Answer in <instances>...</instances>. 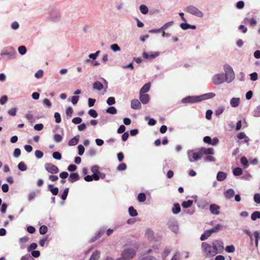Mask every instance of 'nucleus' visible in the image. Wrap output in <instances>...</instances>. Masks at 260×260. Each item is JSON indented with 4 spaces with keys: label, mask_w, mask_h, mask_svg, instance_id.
<instances>
[{
    "label": "nucleus",
    "mask_w": 260,
    "mask_h": 260,
    "mask_svg": "<svg viewBox=\"0 0 260 260\" xmlns=\"http://www.w3.org/2000/svg\"><path fill=\"white\" fill-rule=\"evenodd\" d=\"M88 114L93 118H96L98 116L97 112L94 109H90L88 112Z\"/></svg>",
    "instance_id": "nucleus-55"
},
{
    "label": "nucleus",
    "mask_w": 260,
    "mask_h": 260,
    "mask_svg": "<svg viewBox=\"0 0 260 260\" xmlns=\"http://www.w3.org/2000/svg\"><path fill=\"white\" fill-rule=\"evenodd\" d=\"M225 72L224 80L228 83H231L235 79V73L231 66L226 64L223 67Z\"/></svg>",
    "instance_id": "nucleus-3"
},
{
    "label": "nucleus",
    "mask_w": 260,
    "mask_h": 260,
    "mask_svg": "<svg viewBox=\"0 0 260 260\" xmlns=\"http://www.w3.org/2000/svg\"><path fill=\"white\" fill-rule=\"evenodd\" d=\"M159 55V52H149L143 53V57L145 59H153L157 57Z\"/></svg>",
    "instance_id": "nucleus-10"
},
{
    "label": "nucleus",
    "mask_w": 260,
    "mask_h": 260,
    "mask_svg": "<svg viewBox=\"0 0 260 260\" xmlns=\"http://www.w3.org/2000/svg\"><path fill=\"white\" fill-rule=\"evenodd\" d=\"M17 52L15 49L11 46H8L4 48L1 52L0 55L2 59L9 60L15 59L16 57Z\"/></svg>",
    "instance_id": "nucleus-1"
},
{
    "label": "nucleus",
    "mask_w": 260,
    "mask_h": 260,
    "mask_svg": "<svg viewBox=\"0 0 260 260\" xmlns=\"http://www.w3.org/2000/svg\"><path fill=\"white\" fill-rule=\"evenodd\" d=\"M224 74H217L214 75L212 77V81L215 85H219L223 83L224 81Z\"/></svg>",
    "instance_id": "nucleus-8"
},
{
    "label": "nucleus",
    "mask_w": 260,
    "mask_h": 260,
    "mask_svg": "<svg viewBox=\"0 0 260 260\" xmlns=\"http://www.w3.org/2000/svg\"><path fill=\"white\" fill-rule=\"evenodd\" d=\"M140 260H157L156 257L151 255H144L140 258Z\"/></svg>",
    "instance_id": "nucleus-60"
},
{
    "label": "nucleus",
    "mask_w": 260,
    "mask_h": 260,
    "mask_svg": "<svg viewBox=\"0 0 260 260\" xmlns=\"http://www.w3.org/2000/svg\"><path fill=\"white\" fill-rule=\"evenodd\" d=\"M139 99L143 104H147L150 100L149 95L148 94H139Z\"/></svg>",
    "instance_id": "nucleus-14"
},
{
    "label": "nucleus",
    "mask_w": 260,
    "mask_h": 260,
    "mask_svg": "<svg viewBox=\"0 0 260 260\" xmlns=\"http://www.w3.org/2000/svg\"><path fill=\"white\" fill-rule=\"evenodd\" d=\"M200 153H202L204 156H206V155L214 154V150L212 148L202 147L200 148Z\"/></svg>",
    "instance_id": "nucleus-12"
},
{
    "label": "nucleus",
    "mask_w": 260,
    "mask_h": 260,
    "mask_svg": "<svg viewBox=\"0 0 260 260\" xmlns=\"http://www.w3.org/2000/svg\"><path fill=\"white\" fill-rule=\"evenodd\" d=\"M212 245L213 246L215 251L217 253H221L224 249L223 243L221 240H214L212 242Z\"/></svg>",
    "instance_id": "nucleus-6"
},
{
    "label": "nucleus",
    "mask_w": 260,
    "mask_h": 260,
    "mask_svg": "<svg viewBox=\"0 0 260 260\" xmlns=\"http://www.w3.org/2000/svg\"><path fill=\"white\" fill-rule=\"evenodd\" d=\"M47 231H48V228L47 226L44 225L41 226L39 229V232H40V234L41 235L45 234L46 233H47Z\"/></svg>",
    "instance_id": "nucleus-51"
},
{
    "label": "nucleus",
    "mask_w": 260,
    "mask_h": 260,
    "mask_svg": "<svg viewBox=\"0 0 260 260\" xmlns=\"http://www.w3.org/2000/svg\"><path fill=\"white\" fill-rule=\"evenodd\" d=\"M253 115L255 117H260V105L256 107L254 109L253 113Z\"/></svg>",
    "instance_id": "nucleus-54"
},
{
    "label": "nucleus",
    "mask_w": 260,
    "mask_h": 260,
    "mask_svg": "<svg viewBox=\"0 0 260 260\" xmlns=\"http://www.w3.org/2000/svg\"><path fill=\"white\" fill-rule=\"evenodd\" d=\"M103 84L99 81H95L93 84V88L94 90L100 91L103 88Z\"/></svg>",
    "instance_id": "nucleus-27"
},
{
    "label": "nucleus",
    "mask_w": 260,
    "mask_h": 260,
    "mask_svg": "<svg viewBox=\"0 0 260 260\" xmlns=\"http://www.w3.org/2000/svg\"><path fill=\"white\" fill-rule=\"evenodd\" d=\"M215 96V94L213 92H209L202 94L204 100L212 99Z\"/></svg>",
    "instance_id": "nucleus-39"
},
{
    "label": "nucleus",
    "mask_w": 260,
    "mask_h": 260,
    "mask_svg": "<svg viewBox=\"0 0 260 260\" xmlns=\"http://www.w3.org/2000/svg\"><path fill=\"white\" fill-rule=\"evenodd\" d=\"M224 110V108L222 106H220L216 110L215 114L216 116H219L223 112Z\"/></svg>",
    "instance_id": "nucleus-57"
},
{
    "label": "nucleus",
    "mask_w": 260,
    "mask_h": 260,
    "mask_svg": "<svg viewBox=\"0 0 260 260\" xmlns=\"http://www.w3.org/2000/svg\"><path fill=\"white\" fill-rule=\"evenodd\" d=\"M106 112L107 113H109L111 114H116L117 112V109L115 107L111 106L108 108L106 110Z\"/></svg>",
    "instance_id": "nucleus-37"
},
{
    "label": "nucleus",
    "mask_w": 260,
    "mask_h": 260,
    "mask_svg": "<svg viewBox=\"0 0 260 260\" xmlns=\"http://www.w3.org/2000/svg\"><path fill=\"white\" fill-rule=\"evenodd\" d=\"M18 168L22 172L25 171L27 170V167L23 161H21L18 164Z\"/></svg>",
    "instance_id": "nucleus-41"
},
{
    "label": "nucleus",
    "mask_w": 260,
    "mask_h": 260,
    "mask_svg": "<svg viewBox=\"0 0 260 260\" xmlns=\"http://www.w3.org/2000/svg\"><path fill=\"white\" fill-rule=\"evenodd\" d=\"M225 251L228 253H233L235 251V246L233 245L227 246L225 247Z\"/></svg>",
    "instance_id": "nucleus-59"
},
{
    "label": "nucleus",
    "mask_w": 260,
    "mask_h": 260,
    "mask_svg": "<svg viewBox=\"0 0 260 260\" xmlns=\"http://www.w3.org/2000/svg\"><path fill=\"white\" fill-rule=\"evenodd\" d=\"M169 229L173 233L177 234L179 233V228L177 221L174 219L169 220L167 223Z\"/></svg>",
    "instance_id": "nucleus-7"
},
{
    "label": "nucleus",
    "mask_w": 260,
    "mask_h": 260,
    "mask_svg": "<svg viewBox=\"0 0 260 260\" xmlns=\"http://www.w3.org/2000/svg\"><path fill=\"white\" fill-rule=\"evenodd\" d=\"M227 177V174L226 173L219 171L218 172L216 176V179L219 181H223Z\"/></svg>",
    "instance_id": "nucleus-24"
},
{
    "label": "nucleus",
    "mask_w": 260,
    "mask_h": 260,
    "mask_svg": "<svg viewBox=\"0 0 260 260\" xmlns=\"http://www.w3.org/2000/svg\"><path fill=\"white\" fill-rule=\"evenodd\" d=\"M35 155L37 158L40 159L43 157L44 153L42 151L37 150L35 152Z\"/></svg>",
    "instance_id": "nucleus-58"
},
{
    "label": "nucleus",
    "mask_w": 260,
    "mask_h": 260,
    "mask_svg": "<svg viewBox=\"0 0 260 260\" xmlns=\"http://www.w3.org/2000/svg\"><path fill=\"white\" fill-rule=\"evenodd\" d=\"M243 22L245 24H248L251 27L255 26L257 24V21L254 18H252L249 19L248 18H245L243 20Z\"/></svg>",
    "instance_id": "nucleus-17"
},
{
    "label": "nucleus",
    "mask_w": 260,
    "mask_h": 260,
    "mask_svg": "<svg viewBox=\"0 0 260 260\" xmlns=\"http://www.w3.org/2000/svg\"><path fill=\"white\" fill-rule=\"evenodd\" d=\"M241 162L242 164V165L244 166V168H247L249 166L248 160L246 158V157L243 156L241 158Z\"/></svg>",
    "instance_id": "nucleus-42"
},
{
    "label": "nucleus",
    "mask_w": 260,
    "mask_h": 260,
    "mask_svg": "<svg viewBox=\"0 0 260 260\" xmlns=\"http://www.w3.org/2000/svg\"><path fill=\"white\" fill-rule=\"evenodd\" d=\"M80 179V177L77 173H72L69 176L68 180L71 183H74Z\"/></svg>",
    "instance_id": "nucleus-16"
},
{
    "label": "nucleus",
    "mask_w": 260,
    "mask_h": 260,
    "mask_svg": "<svg viewBox=\"0 0 260 260\" xmlns=\"http://www.w3.org/2000/svg\"><path fill=\"white\" fill-rule=\"evenodd\" d=\"M202 250L204 255L206 257H212L217 254V252L215 251L213 246L206 242H203L202 243Z\"/></svg>",
    "instance_id": "nucleus-2"
},
{
    "label": "nucleus",
    "mask_w": 260,
    "mask_h": 260,
    "mask_svg": "<svg viewBox=\"0 0 260 260\" xmlns=\"http://www.w3.org/2000/svg\"><path fill=\"white\" fill-rule=\"evenodd\" d=\"M187 155L190 161L192 162L195 160V151L194 150H189L187 151Z\"/></svg>",
    "instance_id": "nucleus-29"
},
{
    "label": "nucleus",
    "mask_w": 260,
    "mask_h": 260,
    "mask_svg": "<svg viewBox=\"0 0 260 260\" xmlns=\"http://www.w3.org/2000/svg\"><path fill=\"white\" fill-rule=\"evenodd\" d=\"M233 173L235 176H239L242 174L243 170L241 168L237 167L233 170Z\"/></svg>",
    "instance_id": "nucleus-47"
},
{
    "label": "nucleus",
    "mask_w": 260,
    "mask_h": 260,
    "mask_svg": "<svg viewBox=\"0 0 260 260\" xmlns=\"http://www.w3.org/2000/svg\"><path fill=\"white\" fill-rule=\"evenodd\" d=\"M140 11L143 14H146L148 12V9L145 5H141L140 7Z\"/></svg>",
    "instance_id": "nucleus-44"
},
{
    "label": "nucleus",
    "mask_w": 260,
    "mask_h": 260,
    "mask_svg": "<svg viewBox=\"0 0 260 260\" xmlns=\"http://www.w3.org/2000/svg\"><path fill=\"white\" fill-rule=\"evenodd\" d=\"M193 204V201L192 200H188L187 201H184L182 203V206L184 208H188L191 206Z\"/></svg>",
    "instance_id": "nucleus-36"
},
{
    "label": "nucleus",
    "mask_w": 260,
    "mask_h": 260,
    "mask_svg": "<svg viewBox=\"0 0 260 260\" xmlns=\"http://www.w3.org/2000/svg\"><path fill=\"white\" fill-rule=\"evenodd\" d=\"M21 260H34V258L30 254H27L22 256L21 258Z\"/></svg>",
    "instance_id": "nucleus-64"
},
{
    "label": "nucleus",
    "mask_w": 260,
    "mask_h": 260,
    "mask_svg": "<svg viewBox=\"0 0 260 260\" xmlns=\"http://www.w3.org/2000/svg\"><path fill=\"white\" fill-rule=\"evenodd\" d=\"M61 17L60 12L55 8H51L49 11V18L54 22H58Z\"/></svg>",
    "instance_id": "nucleus-5"
},
{
    "label": "nucleus",
    "mask_w": 260,
    "mask_h": 260,
    "mask_svg": "<svg viewBox=\"0 0 260 260\" xmlns=\"http://www.w3.org/2000/svg\"><path fill=\"white\" fill-rule=\"evenodd\" d=\"M187 12L193 15H195V7L193 6L187 7L185 9Z\"/></svg>",
    "instance_id": "nucleus-49"
},
{
    "label": "nucleus",
    "mask_w": 260,
    "mask_h": 260,
    "mask_svg": "<svg viewBox=\"0 0 260 260\" xmlns=\"http://www.w3.org/2000/svg\"><path fill=\"white\" fill-rule=\"evenodd\" d=\"M107 104L111 106L115 104V99L113 96H110L108 98L106 101Z\"/></svg>",
    "instance_id": "nucleus-53"
},
{
    "label": "nucleus",
    "mask_w": 260,
    "mask_h": 260,
    "mask_svg": "<svg viewBox=\"0 0 260 260\" xmlns=\"http://www.w3.org/2000/svg\"><path fill=\"white\" fill-rule=\"evenodd\" d=\"M224 194L225 198L230 199L234 196L235 191L233 189H229L224 192Z\"/></svg>",
    "instance_id": "nucleus-25"
},
{
    "label": "nucleus",
    "mask_w": 260,
    "mask_h": 260,
    "mask_svg": "<svg viewBox=\"0 0 260 260\" xmlns=\"http://www.w3.org/2000/svg\"><path fill=\"white\" fill-rule=\"evenodd\" d=\"M95 176H94L93 175H86V176H85L84 177V179L86 182H90V181H92L93 180H95V181L99 180L98 179H96V178H95Z\"/></svg>",
    "instance_id": "nucleus-45"
},
{
    "label": "nucleus",
    "mask_w": 260,
    "mask_h": 260,
    "mask_svg": "<svg viewBox=\"0 0 260 260\" xmlns=\"http://www.w3.org/2000/svg\"><path fill=\"white\" fill-rule=\"evenodd\" d=\"M212 233H213L210 229L205 231L200 237L201 240L204 241L207 239Z\"/></svg>",
    "instance_id": "nucleus-22"
},
{
    "label": "nucleus",
    "mask_w": 260,
    "mask_h": 260,
    "mask_svg": "<svg viewBox=\"0 0 260 260\" xmlns=\"http://www.w3.org/2000/svg\"><path fill=\"white\" fill-rule=\"evenodd\" d=\"M48 189L54 196H56L58 193V188L57 187H54L52 184H49L48 185Z\"/></svg>",
    "instance_id": "nucleus-23"
},
{
    "label": "nucleus",
    "mask_w": 260,
    "mask_h": 260,
    "mask_svg": "<svg viewBox=\"0 0 260 260\" xmlns=\"http://www.w3.org/2000/svg\"><path fill=\"white\" fill-rule=\"evenodd\" d=\"M141 104L137 99H134L131 101V107L134 110H138L141 108Z\"/></svg>",
    "instance_id": "nucleus-13"
},
{
    "label": "nucleus",
    "mask_w": 260,
    "mask_h": 260,
    "mask_svg": "<svg viewBox=\"0 0 260 260\" xmlns=\"http://www.w3.org/2000/svg\"><path fill=\"white\" fill-rule=\"evenodd\" d=\"M145 236L148 239L151 240L153 238L154 232L151 230L148 229L146 232Z\"/></svg>",
    "instance_id": "nucleus-38"
},
{
    "label": "nucleus",
    "mask_w": 260,
    "mask_h": 260,
    "mask_svg": "<svg viewBox=\"0 0 260 260\" xmlns=\"http://www.w3.org/2000/svg\"><path fill=\"white\" fill-rule=\"evenodd\" d=\"M173 23H174V22L173 21H169V22L165 23L164 25H162L160 27V29H161L162 31H164L165 30L167 29L168 27L171 26Z\"/></svg>",
    "instance_id": "nucleus-50"
},
{
    "label": "nucleus",
    "mask_w": 260,
    "mask_h": 260,
    "mask_svg": "<svg viewBox=\"0 0 260 260\" xmlns=\"http://www.w3.org/2000/svg\"><path fill=\"white\" fill-rule=\"evenodd\" d=\"M128 213L131 216L135 217L138 215L137 211L133 206H131L128 208Z\"/></svg>",
    "instance_id": "nucleus-35"
},
{
    "label": "nucleus",
    "mask_w": 260,
    "mask_h": 260,
    "mask_svg": "<svg viewBox=\"0 0 260 260\" xmlns=\"http://www.w3.org/2000/svg\"><path fill=\"white\" fill-rule=\"evenodd\" d=\"M151 83L150 82L145 84L141 88L139 94H146V93L149 91Z\"/></svg>",
    "instance_id": "nucleus-20"
},
{
    "label": "nucleus",
    "mask_w": 260,
    "mask_h": 260,
    "mask_svg": "<svg viewBox=\"0 0 260 260\" xmlns=\"http://www.w3.org/2000/svg\"><path fill=\"white\" fill-rule=\"evenodd\" d=\"M146 199V196L145 193L144 192H141L140 193L137 197L138 200L140 202H144L145 201Z\"/></svg>",
    "instance_id": "nucleus-40"
},
{
    "label": "nucleus",
    "mask_w": 260,
    "mask_h": 260,
    "mask_svg": "<svg viewBox=\"0 0 260 260\" xmlns=\"http://www.w3.org/2000/svg\"><path fill=\"white\" fill-rule=\"evenodd\" d=\"M181 210V208L180 204L179 203H175L173 205V207L172 209V213L174 214H178Z\"/></svg>",
    "instance_id": "nucleus-28"
},
{
    "label": "nucleus",
    "mask_w": 260,
    "mask_h": 260,
    "mask_svg": "<svg viewBox=\"0 0 260 260\" xmlns=\"http://www.w3.org/2000/svg\"><path fill=\"white\" fill-rule=\"evenodd\" d=\"M223 228V225L220 224H217L215 227L211 229L210 230L212 232V233H216L218 232L219 230H221Z\"/></svg>",
    "instance_id": "nucleus-52"
},
{
    "label": "nucleus",
    "mask_w": 260,
    "mask_h": 260,
    "mask_svg": "<svg viewBox=\"0 0 260 260\" xmlns=\"http://www.w3.org/2000/svg\"><path fill=\"white\" fill-rule=\"evenodd\" d=\"M17 110V109L16 108H13L9 110L8 111V113L10 116H15L16 115Z\"/></svg>",
    "instance_id": "nucleus-63"
},
{
    "label": "nucleus",
    "mask_w": 260,
    "mask_h": 260,
    "mask_svg": "<svg viewBox=\"0 0 260 260\" xmlns=\"http://www.w3.org/2000/svg\"><path fill=\"white\" fill-rule=\"evenodd\" d=\"M180 27L183 30H187L189 28L195 29V25H190L186 22L181 23L180 24Z\"/></svg>",
    "instance_id": "nucleus-26"
},
{
    "label": "nucleus",
    "mask_w": 260,
    "mask_h": 260,
    "mask_svg": "<svg viewBox=\"0 0 260 260\" xmlns=\"http://www.w3.org/2000/svg\"><path fill=\"white\" fill-rule=\"evenodd\" d=\"M171 250L172 248L170 246H166L163 251L162 257L164 258H166L167 256L170 253Z\"/></svg>",
    "instance_id": "nucleus-30"
},
{
    "label": "nucleus",
    "mask_w": 260,
    "mask_h": 260,
    "mask_svg": "<svg viewBox=\"0 0 260 260\" xmlns=\"http://www.w3.org/2000/svg\"><path fill=\"white\" fill-rule=\"evenodd\" d=\"M183 104H191L195 103V96H188L181 100Z\"/></svg>",
    "instance_id": "nucleus-18"
},
{
    "label": "nucleus",
    "mask_w": 260,
    "mask_h": 260,
    "mask_svg": "<svg viewBox=\"0 0 260 260\" xmlns=\"http://www.w3.org/2000/svg\"><path fill=\"white\" fill-rule=\"evenodd\" d=\"M251 218L252 220H255L256 219L260 218V212L255 211L251 215Z\"/></svg>",
    "instance_id": "nucleus-46"
},
{
    "label": "nucleus",
    "mask_w": 260,
    "mask_h": 260,
    "mask_svg": "<svg viewBox=\"0 0 260 260\" xmlns=\"http://www.w3.org/2000/svg\"><path fill=\"white\" fill-rule=\"evenodd\" d=\"M45 168L48 173L51 174H56L59 172L58 168L55 165L51 163H46Z\"/></svg>",
    "instance_id": "nucleus-9"
},
{
    "label": "nucleus",
    "mask_w": 260,
    "mask_h": 260,
    "mask_svg": "<svg viewBox=\"0 0 260 260\" xmlns=\"http://www.w3.org/2000/svg\"><path fill=\"white\" fill-rule=\"evenodd\" d=\"M145 120L148 121V124L150 126H153L156 123V121L154 118H150L148 116H146L145 117Z\"/></svg>",
    "instance_id": "nucleus-34"
},
{
    "label": "nucleus",
    "mask_w": 260,
    "mask_h": 260,
    "mask_svg": "<svg viewBox=\"0 0 260 260\" xmlns=\"http://www.w3.org/2000/svg\"><path fill=\"white\" fill-rule=\"evenodd\" d=\"M110 49L114 52H117L120 50V48L117 44H113L110 46Z\"/></svg>",
    "instance_id": "nucleus-62"
},
{
    "label": "nucleus",
    "mask_w": 260,
    "mask_h": 260,
    "mask_svg": "<svg viewBox=\"0 0 260 260\" xmlns=\"http://www.w3.org/2000/svg\"><path fill=\"white\" fill-rule=\"evenodd\" d=\"M80 139V136L77 135L71 139L68 142V145L69 146H75L76 145Z\"/></svg>",
    "instance_id": "nucleus-21"
},
{
    "label": "nucleus",
    "mask_w": 260,
    "mask_h": 260,
    "mask_svg": "<svg viewBox=\"0 0 260 260\" xmlns=\"http://www.w3.org/2000/svg\"><path fill=\"white\" fill-rule=\"evenodd\" d=\"M69 188H66L62 193L61 194L60 196V198L61 199L63 200V201H64L66 200L67 197H68V193H69Z\"/></svg>",
    "instance_id": "nucleus-43"
},
{
    "label": "nucleus",
    "mask_w": 260,
    "mask_h": 260,
    "mask_svg": "<svg viewBox=\"0 0 260 260\" xmlns=\"http://www.w3.org/2000/svg\"><path fill=\"white\" fill-rule=\"evenodd\" d=\"M213 154H209L204 156L203 157L204 161L206 162L215 161L216 159L215 157L213 156Z\"/></svg>",
    "instance_id": "nucleus-33"
},
{
    "label": "nucleus",
    "mask_w": 260,
    "mask_h": 260,
    "mask_svg": "<svg viewBox=\"0 0 260 260\" xmlns=\"http://www.w3.org/2000/svg\"><path fill=\"white\" fill-rule=\"evenodd\" d=\"M25 117L28 121L30 122L34 120V116L31 113V111H28Z\"/></svg>",
    "instance_id": "nucleus-61"
},
{
    "label": "nucleus",
    "mask_w": 260,
    "mask_h": 260,
    "mask_svg": "<svg viewBox=\"0 0 260 260\" xmlns=\"http://www.w3.org/2000/svg\"><path fill=\"white\" fill-rule=\"evenodd\" d=\"M100 257V252L99 250H95L92 253L89 260H98Z\"/></svg>",
    "instance_id": "nucleus-32"
},
{
    "label": "nucleus",
    "mask_w": 260,
    "mask_h": 260,
    "mask_svg": "<svg viewBox=\"0 0 260 260\" xmlns=\"http://www.w3.org/2000/svg\"><path fill=\"white\" fill-rule=\"evenodd\" d=\"M52 156L53 158L57 160H60L62 157L61 153L58 151L54 152L52 154Z\"/></svg>",
    "instance_id": "nucleus-56"
},
{
    "label": "nucleus",
    "mask_w": 260,
    "mask_h": 260,
    "mask_svg": "<svg viewBox=\"0 0 260 260\" xmlns=\"http://www.w3.org/2000/svg\"><path fill=\"white\" fill-rule=\"evenodd\" d=\"M99 167L96 165L92 166L91 168V172L93 173V175L95 176L96 179H100V172L99 171Z\"/></svg>",
    "instance_id": "nucleus-15"
},
{
    "label": "nucleus",
    "mask_w": 260,
    "mask_h": 260,
    "mask_svg": "<svg viewBox=\"0 0 260 260\" xmlns=\"http://www.w3.org/2000/svg\"><path fill=\"white\" fill-rule=\"evenodd\" d=\"M18 51L20 54L24 55L26 53L27 49L25 46L22 45L18 47Z\"/></svg>",
    "instance_id": "nucleus-48"
},
{
    "label": "nucleus",
    "mask_w": 260,
    "mask_h": 260,
    "mask_svg": "<svg viewBox=\"0 0 260 260\" xmlns=\"http://www.w3.org/2000/svg\"><path fill=\"white\" fill-rule=\"evenodd\" d=\"M230 103L231 107L236 108L240 105V99L239 98H233L231 99Z\"/></svg>",
    "instance_id": "nucleus-19"
},
{
    "label": "nucleus",
    "mask_w": 260,
    "mask_h": 260,
    "mask_svg": "<svg viewBox=\"0 0 260 260\" xmlns=\"http://www.w3.org/2000/svg\"><path fill=\"white\" fill-rule=\"evenodd\" d=\"M220 207L215 204H211L209 210L211 213L215 215H217L220 213Z\"/></svg>",
    "instance_id": "nucleus-11"
},
{
    "label": "nucleus",
    "mask_w": 260,
    "mask_h": 260,
    "mask_svg": "<svg viewBox=\"0 0 260 260\" xmlns=\"http://www.w3.org/2000/svg\"><path fill=\"white\" fill-rule=\"evenodd\" d=\"M237 138L239 139H241H241H244V142L246 143H248V142L249 141V139L248 137L243 132L240 133L237 135Z\"/></svg>",
    "instance_id": "nucleus-31"
},
{
    "label": "nucleus",
    "mask_w": 260,
    "mask_h": 260,
    "mask_svg": "<svg viewBox=\"0 0 260 260\" xmlns=\"http://www.w3.org/2000/svg\"><path fill=\"white\" fill-rule=\"evenodd\" d=\"M136 253L134 249H126L122 252L121 256L115 260H131L135 256Z\"/></svg>",
    "instance_id": "nucleus-4"
}]
</instances>
